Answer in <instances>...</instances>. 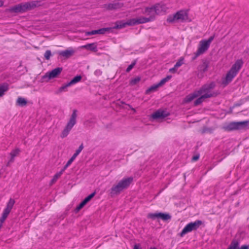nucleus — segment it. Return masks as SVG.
<instances>
[{
	"mask_svg": "<svg viewBox=\"0 0 249 249\" xmlns=\"http://www.w3.org/2000/svg\"><path fill=\"white\" fill-rule=\"evenodd\" d=\"M142 13L147 16H149V17L145 18L140 17L128 19L126 21H121L117 22V28H122L125 27L126 25L133 26L145 23L153 20L155 19V15H157L155 5L150 7L145 8L144 11H142Z\"/></svg>",
	"mask_w": 249,
	"mask_h": 249,
	"instance_id": "obj_1",
	"label": "nucleus"
},
{
	"mask_svg": "<svg viewBox=\"0 0 249 249\" xmlns=\"http://www.w3.org/2000/svg\"><path fill=\"white\" fill-rule=\"evenodd\" d=\"M214 87V83L212 82L203 85L199 89L196 90L199 98L195 101L194 106H197L201 104L204 99L213 96L214 93L212 91V89Z\"/></svg>",
	"mask_w": 249,
	"mask_h": 249,
	"instance_id": "obj_2",
	"label": "nucleus"
},
{
	"mask_svg": "<svg viewBox=\"0 0 249 249\" xmlns=\"http://www.w3.org/2000/svg\"><path fill=\"white\" fill-rule=\"evenodd\" d=\"M244 64V61L242 59H239L235 61L232 65L230 70L228 71L226 76L222 80V84L227 85L230 83L237 75Z\"/></svg>",
	"mask_w": 249,
	"mask_h": 249,
	"instance_id": "obj_3",
	"label": "nucleus"
},
{
	"mask_svg": "<svg viewBox=\"0 0 249 249\" xmlns=\"http://www.w3.org/2000/svg\"><path fill=\"white\" fill-rule=\"evenodd\" d=\"M169 23L175 21L190 22L191 19L189 18L188 10L186 9L181 10L173 15H169L167 19Z\"/></svg>",
	"mask_w": 249,
	"mask_h": 249,
	"instance_id": "obj_4",
	"label": "nucleus"
},
{
	"mask_svg": "<svg viewBox=\"0 0 249 249\" xmlns=\"http://www.w3.org/2000/svg\"><path fill=\"white\" fill-rule=\"evenodd\" d=\"M133 180L131 177L124 178L120 181L116 185H114L111 189V195H118L123 190L127 188Z\"/></svg>",
	"mask_w": 249,
	"mask_h": 249,
	"instance_id": "obj_5",
	"label": "nucleus"
},
{
	"mask_svg": "<svg viewBox=\"0 0 249 249\" xmlns=\"http://www.w3.org/2000/svg\"><path fill=\"white\" fill-rule=\"evenodd\" d=\"M77 117V110L74 109L73 110L72 113L66 126L61 133L60 137L61 138H66L69 134L73 127L76 124Z\"/></svg>",
	"mask_w": 249,
	"mask_h": 249,
	"instance_id": "obj_6",
	"label": "nucleus"
},
{
	"mask_svg": "<svg viewBox=\"0 0 249 249\" xmlns=\"http://www.w3.org/2000/svg\"><path fill=\"white\" fill-rule=\"evenodd\" d=\"M214 38V36H210L207 40L202 39L199 41L197 50L195 53V57L205 53L209 48L211 43Z\"/></svg>",
	"mask_w": 249,
	"mask_h": 249,
	"instance_id": "obj_7",
	"label": "nucleus"
},
{
	"mask_svg": "<svg viewBox=\"0 0 249 249\" xmlns=\"http://www.w3.org/2000/svg\"><path fill=\"white\" fill-rule=\"evenodd\" d=\"M249 127V120L237 122H231L226 127V129L229 131L247 129Z\"/></svg>",
	"mask_w": 249,
	"mask_h": 249,
	"instance_id": "obj_8",
	"label": "nucleus"
},
{
	"mask_svg": "<svg viewBox=\"0 0 249 249\" xmlns=\"http://www.w3.org/2000/svg\"><path fill=\"white\" fill-rule=\"evenodd\" d=\"M201 224L202 221L199 220L189 223L183 228L180 233V236L183 237L187 233L197 229Z\"/></svg>",
	"mask_w": 249,
	"mask_h": 249,
	"instance_id": "obj_9",
	"label": "nucleus"
},
{
	"mask_svg": "<svg viewBox=\"0 0 249 249\" xmlns=\"http://www.w3.org/2000/svg\"><path fill=\"white\" fill-rule=\"evenodd\" d=\"M34 6L33 3L26 2L21 3L12 7L10 11L15 13H22L31 9Z\"/></svg>",
	"mask_w": 249,
	"mask_h": 249,
	"instance_id": "obj_10",
	"label": "nucleus"
},
{
	"mask_svg": "<svg viewBox=\"0 0 249 249\" xmlns=\"http://www.w3.org/2000/svg\"><path fill=\"white\" fill-rule=\"evenodd\" d=\"M147 217L153 220L160 219L164 221L170 219L171 218L169 214L162 213H150L148 214Z\"/></svg>",
	"mask_w": 249,
	"mask_h": 249,
	"instance_id": "obj_11",
	"label": "nucleus"
},
{
	"mask_svg": "<svg viewBox=\"0 0 249 249\" xmlns=\"http://www.w3.org/2000/svg\"><path fill=\"white\" fill-rule=\"evenodd\" d=\"M62 71V69L61 68H56L46 73L44 78H47L49 80L56 78L60 74Z\"/></svg>",
	"mask_w": 249,
	"mask_h": 249,
	"instance_id": "obj_12",
	"label": "nucleus"
},
{
	"mask_svg": "<svg viewBox=\"0 0 249 249\" xmlns=\"http://www.w3.org/2000/svg\"><path fill=\"white\" fill-rule=\"evenodd\" d=\"M157 15L163 14L166 12L168 7L164 3L161 2L155 5Z\"/></svg>",
	"mask_w": 249,
	"mask_h": 249,
	"instance_id": "obj_13",
	"label": "nucleus"
},
{
	"mask_svg": "<svg viewBox=\"0 0 249 249\" xmlns=\"http://www.w3.org/2000/svg\"><path fill=\"white\" fill-rule=\"evenodd\" d=\"M169 113L165 110L159 109L152 114V118L154 119H162L166 117Z\"/></svg>",
	"mask_w": 249,
	"mask_h": 249,
	"instance_id": "obj_14",
	"label": "nucleus"
},
{
	"mask_svg": "<svg viewBox=\"0 0 249 249\" xmlns=\"http://www.w3.org/2000/svg\"><path fill=\"white\" fill-rule=\"evenodd\" d=\"M75 53V51L71 48H70L67 50L60 51L58 53V54L66 58H69L72 56Z\"/></svg>",
	"mask_w": 249,
	"mask_h": 249,
	"instance_id": "obj_15",
	"label": "nucleus"
},
{
	"mask_svg": "<svg viewBox=\"0 0 249 249\" xmlns=\"http://www.w3.org/2000/svg\"><path fill=\"white\" fill-rule=\"evenodd\" d=\"M123 6V3L121 1H114L112 3L107 5V9L109 10L117 9L121 8Z\"/></svg>",
	"mask_w": 249,
	"mask_h": 249,
	"instance_id": "obj_16",
	"label": "nucleus"
},
{
	"mask_svg": "<svg viewBox=\"0 0 249 249\" xmlns=\"http://www.w3.org/2000/svg\"><path fill=\"white\" fill-rule=\"evenodd\" d=\"M196 98H199L198 92L196 91V90L186 96L184 98L183 102L185 103H188Z\"/></svg>",
	"mask_w": 249,
	"mask_h": 249,
	"instance_id": "obj_17",
	"label": "nucleus"
},
{
	"mask_svg": "<svg viewBox=\"0 0 249 249\" xmlns=\"http://www.w3.org/2000/svg\"><path fill=\"white\" fill-rule=\"evenodd\" d=\"M15 203V201L13 198H10L8 202L7 203L6 208L4 209V212L9 214L10 212L11 211L14 204Z\"/></svg>",
	"mask_w": 249,
	"mask_h": 249,
	"instance_id": "obj_18",
	"label": "nucleus"
},
{
	"mask_svg": "<svg viewBox=\"0 0 249 249\" xmlns=\"http://www.w3.org/2000/svg\"><path fill=\"white\" fill-rule=\"evenodd\" d=\"M82 47L95 52L97 51V44L96 43L88 44L82 46Z\"/></svg>",
	"mask_w": 249,
	"mask_h": 249,
	"instance_id": "obj_19",
	"label": "nucleus"
},
{
	"mask_svg": "<svg viewBox=\"0 0 249 249\" xmlns=\"http://www.w3.org/2000/svg\"><path fill=\"white\" fill-rule=\"evenodd\" d=\"M64 172V171H63V170L62 169L60 172H57V173H56L53 176V178L50 181V184L51 185H52L53 184H54V183H55L56 182V181L57 180V179L61 177V176L63 173Z\"/></svg>",
	"mask_w": 249,
	"mask_h": 249,
	"instance_id": "obj_20",
	"label": "nucleus"
},
{
	"mask_svg": "<svg viewBox=\"0 0 249 249\" xmlns=\"http://www.w3.org/2000/svg\"><path fill=\"white\" fill-rule=\"evenodd\" d=\"M19 151L20 150L18 148L15 149L11 151L10 153L11 159L8 162V164L10 163V162H12L14 161L15 157L19 154Z\"/></svg>",
	"mask_w": 249,
	"mask_h": 249,
	"instance_id": "obj_21",
	"label": "nucleus"
},
{
	"mask_svg": "<svg viewBox=\"0 0 249 249\" xmlns=\"http://www.w3.org/2000/svg\"><path fill=\"white\" fill-rule=\"evenodd\" d=\"M239 245V243L236 240H233L231 241L230 245L228 249H237Z\"/></svg>",
	"mask_w": 249,
	"mask_h": 249,
	"instance_id": "obj_22",
	"label": "nucleus"
},
{
	"mask_svg": "<svg viewBox=\"0 0 249 249\" xmlns=\"http://www.w3.org/2000/svg\"><path fill=\"white\" fill-rule=\"evenodd\" d=\"M71 85L70 84L69 82L64 84L62 85L59 89H58V91H57V93H61L64 91H66L67 90V88L69 87H70Z\"/></svg>",
	"mask_w": 249,
	"mask_h": 249,
	"instance_id": "obj_23",
	"label": "nucleus"
},
{
	"mask_svg": "<svg viewBox=\"0 0 249 249\" xmlns=\"http://www.w3.org/2000/svg\"><path fill=\"white\" fill-rule=\"evenodd\" d=\"M171 78H172V76L171 75H168V76H167L166 77H165V78H163L162 79H161L160 81V82L159 83H158L159 86L160 87H161V86H163L167 82L169 81L171 79Z\"/></svg>",
	"mask_w": 249,
	"mask_h": 249,
	"instance_id": "obj_24",
	"label": "nucleus"
},
{
	"mask_svg": "<svg viewBox=\"0 0 249 249\" xmlns=\"http://www.w3.org/2000/svg\"><path fill=\"white\" fill-rule=\"evenodd\" d=\"M8 89V86L7 84H3L0 86V97L2 96L4 93Z\"/></svg>",
	"mask_w": 249,
	"mask_h": 249,
	"instance_id": "obj_25",
	"label": "nucleus"
},
{
	"mask_svg": "<svg viewBox=\"0 0 249 249\" xmlns=\"http://www.w3.org/2000/svg\"><path fill=\"white\" fill-rule=\"evenodd\" d=\"M17 103L20 106H24L27 104L26 100L22 97H18L17 101Z\"/></svg>",
	"mask_w": 249,
	"mask_h": 249,
	"instance_id": "obj_26",
	"label": "nucleus"
},
{
	"mask_svg": "<svg viewBox=\"0 0 249 249\" xmlns=\"http://www.w3.org/2000/svg\"><path fill=\"white\" fill-rule=\"evenodd\" d=\"M160 86H159L158 84H155L152 86H151L150 88H149L146 91V93L148 94L150 93L151 92L156 91Z\"/></svg>",
	"mask_w": 249,
	"mask_h": 249,
	"instance_id": "obj_27",
	"label": "nucleus"
},
{
	"mask_svg": "<svg viewBox=\"0 0 249 249\" xmlns=\"http://www.w3.org/2000/svg\"><path fill=\"white\" fill-rule=\"evenodd\" d=\"M82 79V77L80 75H77L75 76L70 82H69L71 85H74L79 82Z\"/></svg>",
	"mask_w": 249,
	"mask_h": 249,
	"instance_id": "obj_28",
	"label": "nucleus"
},
{
	"mask_svg": "<svg viewBox=\"0 0 249 249\" xmlns=\"http://www.w3.org/2000/svg\"><path fill=\"white\" fill-rule=\"evenodd\" d=\"M141 80V78L140 77H136L134 78H133L130 81V84L132 86H134L138 83Z\"/></svg>",
	"mask_w": 249,
	"mask_h": 249,
	"instance_id": "obj_29",
	"label": "nucleus"
},
{
	"mask_svg": "<svg viewBox=\"0 0 249 249\" xmlns=\"http://www.w3.org/2000/svg\"><path fill=\"white\" fill-rule=\"evenodd\" d=\"M184 63V59L182 57L180 58V59L177 61V62L175 65V68H177L178 69Z\"/></svg>",
	"mask_w": 249,
	"mask_h": 249,
	"instance_id": "obj_30",
	"label": "nucleus"
},
{
	"mask_svg": "<svg viewBox=\"0 0 249 249\" xmlns=\"http://www.w3.org/2000/svg\"><path fill=\"white\" fill-rule=\"evenodd\" d=\"M9 214L3 212L1 216L0 217V222L3 223Z\"/></svg>",
	"mask_w": 249,
	"mask_h": 249,
	"instance_id": "obj_31",
	"label": "nucleus"
},
{
	"mask_svg": "<svg viewBox=\"0 0 249 249\" xmlns=\"http://www.w3.org/2000/svg\"><path fill=\"white\" fill-rule=\"evenodd\" d=\"M95 193H93L86 197L83 201L87 204L94 196Z\"/></svg>",
	"mask_w": 249,
	"mask_h": 249,
	"instance_id": "obj_32",
	"label": "nucleus"
},
{
	"mask_svg": "<svg viewBox=\"0 0 249 249\" xmlns=\"http://www.w3.org/2000/svg\"><path fill=\"white\" fill-rule=\"evenodd\" d=\"M51 55L52 53L50 50H47L45 53L44 57L46 60H49Z\"/></svg>",
	"mask_w": 249,
	"mask_h": 249,
	"instance_id": "obj_33",
	"label": "nucleus"
},
{
	"mask_svg": "<svg viewBox=\"0 0 249 249\" xmlns=\"http://www.w3.org/2000/svg\"><path fill=\"white\" fill-rule=\"evenodd\" d=\"M108 30V28H102L98 29L97 30V34H104Z\"/></svg>",
	"mask_w": 249,
	"mask_h": 249,
	"instance_id": "obj_34",
	"label": "nucleus"
},
{
	"mask_svg": "<svg viewBox=\"0 0 249 249\" xmlns=\"http://www.w3.org/2000/svg\"><path fill=\"white\" fill-rule=\"evenodd\" d=\"M73 161L71 160V159L67 161L66 165L64 166L63 168L62 169L63 171H65V170L71 164V163Z\"/></svg>",
	"mask_w": 249,
	"mask_h": 249,
	"instance_id": "obj_35",
	"label": "nucleus"
},
{
	"mask_svg": "<svg viewBox=\"0 0 249 249\" xmlns=\"http://www.w3.org/2000/svg\"><path fill=\"white\" fill-rule=\"evenodd\" d=\"M96 34H97V30L86 32V35L87 36L94 35Z\"/></svg>",
	"mask_w": 249,
	"mask_h": 249,
	"instance_id": "obj_36",
	"label": "nucleus"
},
{
	"mask_svg": "<svg viewBox=\"0 0 249 249\" xmlns=\"http://www.w3.org/2000/svg\"><path fill=\"white\" fill-rule=\"evenodd\" d=\"M86 204L82 201L78 206L76 208V210L77 211H79L80 209H81Z\"/></svg>",
	"mask_w": 249,
	"mask_h": 249,
	"instance_id": "obj_37",
	"label": "nucleus"
},
{
	"mask_svg": "<svg viewBox=\"0 0 249 249\" xmlns=\"http://www.w3.org/2000/svg\"><path fill=\"white\" fill-rule=\"evenodd\" d=\"M86 204L82 201L78 206L76 208V210L77 211H79L80 209H81Z\"/></svg>",
	"mask_w": 249,
	"mask_h": 249,
	"instance_id": "obj_38",
	"label": "nucleus"
},
{
	"mask_svg": "<svg viewBox=\"0 0 249 249\" xmlns=\"http://www.w3.org/2000/svg\"><path fill=\"white\" fill-rule=\"evenodd\" d=\"M84 146L83 144H81L79 147H78V149H77L75 151V153H77L78 155H79L80 152L82 151V150L83 149Z\"/></svg>",
	"mask_w": 249,
	"mask_h": 249,
	"instance_id": "obj_39",
	"label": "nucleus"
},
{
	"mask_svg": "<svg viewBox=\"0 0 249 249\" xmlns=\"http://www.w3.org/2000/svg\"><path fill=\"white\" fill-rule=\"evenodd\" d=\"M177 69H178V68H175V66H174V67L173 68L169 69V72L174 73L177 71Z\"/></svg>",
	"mask_w": 249,
	"mask_h": 249,
	"instance_id": "obj_40",
	"label": "nucleus"
},
{
	"mask_svg": "<svg viewBox=\"0 0 249 249\" xmlns=\"http://www.w3.org/2000/svg\"><path fill=\"white\" fill-rule=\"evenodd\" d=\"M134 64L130 65L126 69V71L129 72L134 67Z\"/></svg>",
	"mask_w": 249,
	"mask_h": 249,
	"instance_id": "obj_41",
	"label": "nucleus"
},
{
	"mask_svg": "<svg viewBox=\"0 0 249 249\" xmlns=\"http://www.w3.org/2000/svg\"><path fill=\"white\" fill-rule=\"evenodd\" d=\"M133 249H142V248L140 244H136L134 246Z\"/></svg>",
	"mask_w": 249,
	"mask_h": 249,
	"instance_id": "obj_42",
	"label": "nucleus"
},
{
	"mask_svg": "<svg viewBox=\"0 0 249 249\" xmlns=\"http://www.w3.org/2000/svg\"><path fill=\"white\" fill-rule=\"evenodd\" d=\"M238 249H249V246L247 245H243L241 247V248Z\"/></svg>",
	"mask_w": 249,
	"mask_h": 249,
	"instance_id": "obj_43",
	"label": "nucleus"
},
{
	"mask_svg": "<svg viewBox=\"0 0 249 249\" xmlns=\"http://www.w3.org/2000/svg\"><path fill=\"white\" fill-rule=\"evenodd\" d=\"M199 158L198 156H195L193 157V160L194 161L197 160Z\"/></svg>",
	"mask_w": 249,
	"mask_h": 249,
	"instance_id": "obj_44",
	"label": "nucleus"
},
{
	"mask_svg": "<svg viewBox=\"0 0 249 249\" xmlns=\"http://www.w3.org/2000/svg\"><path fill=\"white\" fill-rule=\"evenodd\" d=\"M3 5V1L2 0H0V7L2 6Z\"/></svg>",
	"mask_w": 249,
	"mask_h": 249,
	"instance_id": "obj_45",
	"label": "nucleus"
},
{
	"mask_svg": "<svg viewBox=\"0 0 249 249\" xmlns=\"http://www.w3.org/2000/svg\"><path fill=\"white\" fill-rule=\"evenodd\" d=\"M76 157H74L73 155L72 156L71 158V159L73 161L75 159Z\"/></svg>",
	"mask_w": 249,
	"mask_h": 249,
	"instance_id": "obj_46",
	"label": "nucleus"
},
{
	"mask_svg": "<svg viewBox=\"0 0 249 249\" xmlns=\"http://www.w3.org/2000/svg\"><path fill=\"white\" fill-rule=\"evenodd\" d=\"M204 67H205V68H204V69L203 70L204 71H206L207 70V65H205Z\"/></svg>",
	"mask_w": 249,
	"mask_h": 249,
	"instance_id": "obj_47",
	"label": "nucleus"
},
{
	"mask_svg": "<svg viewBox=\"0 0 249 249\" xmlns=\"http://www.w3.org/2000/svg\"><path fill=\"white\" fill-rule=\"evenodd\" d=\"M78 155L77 153H76L75 152V153H74V154L73 155V156L74 157H75L76 158L77 157V156H78Z\"/></svg>",
	"mask_w": 249,
	"mask_h": 249,
	"instance_id": "obj_48",
	"label": "nucleus"
},
{
	"mask_svg": "<svg viewBox=\"0 0 249 249\" xmlns=\"http://www.w3.org/2000/svg\"><path fill=\"white\" fill-rule=\"evenodd\" d=\"M96 73H99L100 74V71H96L95 72Z\"/></svg>",
	"mask_w": 249,
	"mask_h": 249,
	"instance_id": "obj_49",
	"label": "nucleus"
},
{
	"mask_svg": "<svg viewBox=\"0 0 249 249\" xmlns=\"http://www.w3.org/2000/svg\"><path fill=\"white\" fill-rule=\"evenodd\" d=\"M150 249H157L156 248H151Z\"/></svg>",
	"mask_w": 249,
	"mask_h": 249,
	"instance_id": "obj_50",
	"label": "nucleus"
}]
</instances>
